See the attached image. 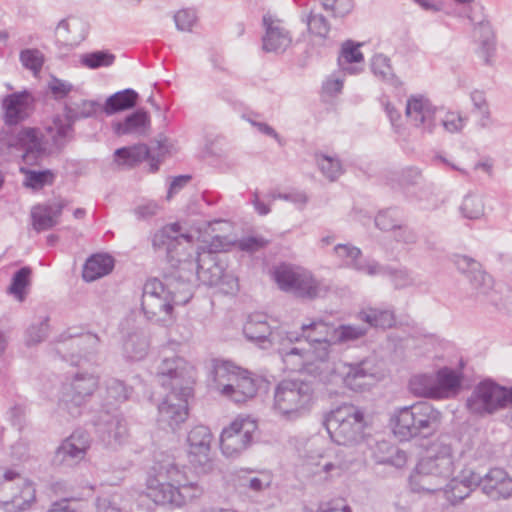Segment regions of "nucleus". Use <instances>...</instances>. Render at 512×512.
<instances>
[{
    "instance_id": "nucleus-1",
    "label": "nucleus",
    "mask_w": 512,
    "mask_h": 512,
    "mask_svg": "<svg viewBox=\"0 0 512 512\" xmlns=\"http://www.w3.org/2000/svg\"><path fill=\"white\" fill-rule=\"evenodd\" d=\"M152 246L157 253H163L173 268L195 271L197 278L205 285L216 286L223 282V267L213 254L204 256L196 253L193 236L181 233V226L173 223L164 226L152 237Z\"/></svg>"
},
{
    "instance_id": "nucleus-2",
    "label": "nucleus",
    "mask_w": 512,
    "mask_h": 512,
    "mask_svg": "<svg viewBox=\"0 0 512 512\" xmlns=\"http://www.w3.org/2000/svg\"><path fill=\"white\" fill-rule=\"evenodd\" d=\"M158 383L168 393L158 405V423L175 430L189 415L188 399L193 395L195 369L185 359L164 358L157 367Z\"/></svg>"
},
{
    "instance_id": "nucleus-3",
    "label": "nucleus",
    "mask_w": 512,
    "mask_h": 512,
    "mask_svg": "<svg viewBox=\"0 0 512 512\" xmlns=\"http://www.w3.org/2000/svg\"><path fill=\"white\" fill-rule=\"evenodd\" d=\"M176 281L175 276L165 277V282L154 278L146 281L143 287L141 306L147 318L152 319L161 313L171 317L174 305L186 304L191 297L189 279Z\"/></svg>"
},
{
    "instance_id": "nucleus-4",
    "label": "nucleus",
    "mask_w": 512,
    "mask_h": 512,
    "mask_svg": "<svg viewBox=\"0 0 512 512\" xmlns=\"http://www.w3.org/2000/svg\"><path fill=\"white\" fill-rule=\"evenodd\" d=\"M441 423V413L428 402H418L395 409L390 417L394 436L401 442L434 435Z\"/></svg>"
},
{
    "instance_id": "nucleus-5",
    "label": "nucleus",
    "mask_w": 512,
    "mask_h": 512,
    "mask_svg": "<svg viewBox=\"0 0 512 512\" xmlns=\"http://www.w3.org/2000/svg\"><path fill=\"white\" fill-rule=\"evenodd\" d=\"M454 473L452 448L446 444H436L423 457L411 476V482L418 490L435 492L442 488L441 483Z\"/></svg>"
},
{
    "instance_id": "nucleus-6",
    "label": "nucleus",
    "mask_w": 512,
    "mask_h": 512,
    "mask_svg": "<svg viewBox=\"0 0 512 512\" xmlns=\"http://www.w3.org/2000/svg\"><path fill=\"white\" fill-rule=\"evenodd\" d=\"M216 388L235 403L252 399L258 391L259 380L247 370L230 361L216 362L213 369Z\"/></svg>"
},
{
    "instance_id": "nucleus-7",
    "label": "nucleus",
    "mask_w": 512,
    "mask_h": 512,
    "mask_svg": "<svg viewBox=\"0 0 512 512\" xmlns=\"http://www.w3.org/2000/svg\"><path fill=\"white\" fill-rule=\"evenodd\" d=\"M512 405V385H500L491 378L476 384L466 399V409L472 415L487 417Z\"/></svg>"
},
{
    "instance_id": "nucleus-8",
    "label": "nucleus",
    "mask_w": 512,
    "mask_h": 512,
    "mask_svg": "<svg viewBox=\"0 0 512 512\" xmlns=\"http://www.w3.org/2000/svg\"><path fill=\"white\" fill-rule=\"evenodd\" d=\"M359 426L363 431L359 437L354 435V445L364 452L367 447L371 450V457L378 464H387L395 468H402L407 463V453L386 440H375L371 435V428L364 420L360 410H354V427Z\"/></svg>"
},
{
    "instance_id": "nucleus-9",
    "label": "nucleus",
    "mask_w": 512,
    "mask_h": 512,
    "mask_svg": "<svg viewBox=\"0 0 512 512\" xmlns=\"http://www.w3.org/2000/svg\"><path fill=\"white\" fill-rule=\"evenodd\" d=\"M313 389L299 380H283L274 391V410L285 419H296L311 403Z\"/></svg>"
},
{
    "instance_id": "nucleus-10",
    "label": "nucleus",
    "mask_w": 512,
    "mask_h": 512,
    "mask_svg": "<svg viewBox=\"0 0 512 512\" xmlns=\"http://www.w3.org/2000/svg\"><path fill=\"white\" fill-rule=\"evenodd\" d=\"M274 280L282 291L304 299H315L326 291L309 271L281 265L274 270Z\"/></svg>"
},
{
    "instance_id": "nucleus-11",
    "label": "nucleus",
    "mask_w": 512,
    "mask_h": 512,
    "mask_svg": "<svg viewBox=\"0 0 512 512\" xmlns=\"http://www.w3.org/2000/svg\"><path fill=\"white\" fill-rule=\"evenodd\" d=\"M305 339L310 345L324 343H342L352 339V326L342 325L334 328L322 320H315L309 324L301 325V332L291 331L286 333L289 344Z\"/></svg>"
},
{
    "instance_id": "nucleus-12",
    "label": "nucleus",
    "mask_w": 512,
    "mask_h": 512,
    "mask_svg": "<svg viewBox=\"0 0 512 512\" xmlns=\"http://www.w3.org/2000/svg\"><path fill=\"white\" fill-rule=\"evenodd\" d=\"M257 423L249 418H237L224 428L220 436V448L227 458H237L253 441Z\"/></svg>"
},
{
    "instance_id": "nucleus-13",
    "label": "nucleus",
    "mask_w": 512,
    "mask_h": 512,
    "mask_svg": "<svg viewBox=\"0 0 512 512\" xmlns=\"http://www.w3.org/2000/svg\"><path fill=\"white\" fill-rule=\"evenodd\" d=\"M212 440L213 435L205 425H196L188 432V460L198 474H208L214 468L211 457Z\"/></svg>"
},
{
    "instance_id": "nucleus-14",
    "label": "nucleus",
    "mask_w": 512,
    "mask_h": 512,
    "mask_svg": "<svg viewBox=\"0 0 512 512\" xmlns=\"http://www.w3.org/2000/svg\"><path fill=\"white\" fill-rule=\"evenodd\" d=\"M98 385L97 379L92 375L77 374L72 382L63 390L59 400V408L72 417L82 413V407L92 396Z\"/></svg>"
},
{
    "instance_id": "nucleus-15",
    "label": "nucleus",
    "mask_w": 512,
    "mask_h": 512,
    "mask_svg": "<svg viewBox=\"0 0 512 512\" xmlns=\"http://www.w3.org/2000/svg\"><path fill=\"white\" fill-rule=\"evenodd\" d=\"M101 108L103 109L96 100H82L80 103L75 104V106L66 104L64 107V118L61 116L54 117L53 127L49 128V131H56L53 135L55 144H63L60 141L73 133V126L76 121L95 116Z\"/></svg>"
},
{
    "instance_id": "nucleus-16",
    "label": "nucleus",
    "mask_w": 512,
    "mask_h": 512,
    "mask_svg": "<svg viewBox=\"0 0 512 512\" xmlns=\"http://www.w3.org/2000/svg\"><path fill=\"white\" fill-rule=\"evenodd\" d=\"M169 460H174V458L165 455L154 462L147 478L146 494L158 505L170 504L175 506L176 484L170 478L161 475L158 469L160 466H166Z\"/></svg>"
},
{
    "instance_id": "nucleus-17",
    "label": "nucleus",
    "mask_w": 512,
    "mask_h": 512,
    "mask_svg": "<svg viewBox=\"0 0 512 512\" xmlns=\"http://www.w3.org/2000/svg\"><path fill=\"white\" fill-rule=\"evenodd\" d=\"M18 477L17 472L7 470L3 475V481L0 483V504L6 512L25 511L36 499L35 488L31 482L26 480H23L22 484L16 487L17 491L10 498L3 495L5 490L12 489L11 482Z\"/></svg>"
},
{
    "instance_id": "nucleus-18",
    "label": "nucleus",
    "mask_w": 512,
    "mask_h": 512,
    "mask_svg": "<svg viewBox=\"0 0 512 512\" xmlns=\"http://www.w3.org/2000/svg\"><path fill=\"white\" fill-rule=\"evenodd\" d=\"M158 469L161 475L170 478L176 484L175 507H182L202 496L204 489L197 482L188 481L185 466H179L175 459L169 460L166 466H160Z\"/></svg>"
},
{
    "instance_id": "nucleus-19",
    "label": "nucleus",
    "mask_w": 512,
    "mask_h": 512,
    "mask_svg": "<svg viewBox=\"0 0 512 512\" xmlns=\"http://www.w3.org/2000/svg\"><path fill=\"white\" fill-rule=\"evenodd\" d=\"M91 442V436L86 430L76 429L56 449L54 461L67 466L78 464L85 459Z\"/></svg>"
},
{
    "instance_id": "nucleus-20",
    "label": "nucleus",
    "mask_w": 512,
    "mask_h": 512,
    "mask_svg": "<svg viewBox=\"0 0 512 512\" xmlns=\"http://www.w3.org/2000/svg\"><path fill=\"white\" fill-rule=\"evenodd\" d=\"M339 70L329 75L322 83L320 96L322 101L330 102L343 90L345 75L352 74V39H347L342 44L338 56Z\"/></svg>"
},
{
    "instance_id": "nucleus-21",
    "label": "nucleus",
    "mask_w": 512,
    "mask_h": 512,
    "mask_svg": "<svg viewBox=\"0 0 512 512\" xmlns=\"http://www.w3.org/2000/svg\"><path fill=\"white\" fill-rule=\"evenodd\" d=\"M243 333L249 341L259 343L263 348H266V344H282L286 340L288 331L272 330L266 316L256 313L248 317L243 326Z\"/></svg>"
},
{
    "instance_id": "nucleus-22",
    "label": "nucleus",
    "mask_w": 512,
    "mask_h": 512,
    "mask_svg": "<svg viewBox=\"0 0 512 512\" xmlns=\"http://www.w3.org/2000/svg\"><path fill=\"white\" fill-rule=\"evenodd\" d=\"M441 112L422 95L411 96L407 100L405 109L406 116L411 123L429 133L433 132L436 127L438 114Z\"/></svg>"
},
{
    "instance_id": "nucleus-23",
    "label": "nucleus",
    "mask_w": 512,
    "mask_h": 512,
    "mask_svg": "<svg viewBox=\"0 0 512 512\" xmlns=\"http://www.w3.org/2000/svg\"><path fill=\"white\" fill-rule=\"evenodd\" d=\"M352 406L337 407L325 419V426L331 439L338 445L352 444Z\"/></svg>"
},
{
    "instance_id": "nucleus-24",
    "label": "nucleus",
    "mask_w": 512,
    "mask_h": 512,
    "mask_svg": "<svg viewBox=\"0 0 512 512\" xmlns=\"http://www.w3.org/2000/svg\"><path fill=\"white\" fill-rule=\"evenodd\" d=\"M67 206L66 200L54 203L37 204L31 209L32 226L36 232L52 229L59 223V217Z\"/></svg>"
},
{
    "instance_id": "nucleus-25",
    "label": "nucleus",
    "mask_w": 512,
    "mask_h": 512,
    "mask_svg": "<svg viewBox=\"0 0 512 512\" xmlns=\"http://www.w3.org/2000/svg\"><path fill=\"white\" fill-rule=\"evenodd\" d=\"M309 373L327 384L336 385L339 388L352 389V364L343 361L333 362L328 368L320 366L310 367Z\"/></svg>"
},
{
    "instance_id": "nucleus-26",
    "label": "nucleus",
    "mask_w": 512,
    "mask_h": 512,
    "mask_svg": "<svg viewBox=\"0 0 512 512\" xmlns=\"http://www.w3.org/2000/svg\"><path fill=\"white\" fill-rule=\"evenodd\" d=\"M481 489L492 499H508L512 496V478L504 469H490L483 475Z\"/></svg>"
},
{
    "instance_id": "nucleus-27",
    "label": "nucleus",
    "mask_w": 512,
    "mask_h": 512,
    "mask_svg": "<svg viewBox=\"0 0 512 512\" xmlns=\"http://www.w3.org/2000/svg\"><path fill=\"white\" fill-rule=\"evenodd\" d=\"M56 44L60 48L70 51L85 40L88 29L87 25L81 20H73L71 23L67 19H62L56 27Z\"/></svg>"
},
{
    "instance_id": "nucleus-28",
    "label": "nucleus",
    "mask_w": 512,
    "mask_h": 512,
    "mask_svg": "<svg viewBox=\"0 0 512 512\" xmlns=\"http://www.w3.org/2000/svg\"><path fill=\"white\" fill-rule=\"evenodd\" d=\"M265 35L262 38L263 50L266 52L284 51L291 43L288 31L281 27L270 14L263 16Z\"/></svg>"
},
{
    "instance_id": "nucleus-29",
    "label": "nucleus",
    "mask_w": 512,
    "mask_h": 512,
    "mask_svg": "<svg viewBox=\"0 0 512 512\" xmlns=\"http://www.w3.org/2000/svg\"><path fill=\"white\" fill-rule=\"evenodd\" d=\"M98 432L103 442L111 447L122 445L128 438L125 419L119 415H106V419L98 424Z\"/></svg>"
},
{
    "instance_id": "nucleus-30",
    "label": "nucleus",
    "mask_w": 512,
    "mask_h": 512,
    "mask_svg": "<svg viewBox=\"0 0 512 512\" xmlns=\"http://www.w3.org/2000/svg\"><path fill=\"white\" fill-rule=\"evenodd\" d=\"M115 162L119 166L134 167L144 160L151 159L150 164L151 171L155 172L158 170V163H154L155 157L152 155L151 150L146 144H136L133 146L121 147L114 152Z\"/></svg>"
},
{
    "instance_id": "nucleus-31",
    "label": "nucleus",
    "mask_w": 512,
    "mask_h": 512,
    "mask_svg": "<svg viewBox=\"0 0 512 512\" xmlns=\"http://www.w3.org/2000/svg\"><path fill=\"white\" fill-rule=\"evenodd\" d=\"M15 145L25 151L24 157L37 159L45 153L43 135L37 128H23L15 137Z\"/></svg>"
},
{
    "instance_id": "nucleus-32",
    "label": "nucleus",
    "mask_w": 512,
    "mask_h": 512,
    "mask_svg": "<svg viewBox=\"0 0 512 512\" xmlns=\"http://www.w3.org/2000/svg\"><path fill=\"white\" fill-rule=\"evenodd\" d=\"M30 97L27 91H22L9 94L3 99L2 105L6 124L15 125L24 119Z\"/></svg>"
},
{
    "instance_id": "nucleus-33",
    "label": "nucleus",
    "mask_w": 512,
    "mask_h": 512,
    "mask_svg": "<svg viewBox=\"0 0 512 512\" xmlns=\"http://www.w3.org/2000/svg\"><path fill=\"white\" fill-rule=\"evenodd\" d=\"M114 268V259L108 254H94L90 256L82 271V277L86 282H93L108 275Z\"/></svg>"
},
{
    "instance_id": "nucleus-34",
    "label": "nucleus",
    "mask_w": 512,
    "mask_h": 512,
    "mask_svg": "<svg viewBox=\"0 0 512 512\" xmlns=\"http://www.w3.org/2000/svg\"><path fill=\"white\" fill-rule=\"evenodd\" d=\"M149 123L150 119L148 113L143 108H139L127 115L123 121L113 122L112 128L116 135L122 136L141 133Z\"/></svg>"
},
{
    "instance_id": "nucleus-35",
    "label": "nucleus",
    "mask_w": 512,
    "mask_h": 512,
    "mask_svg": "<svg viewBox=\"0 0 512 512\" xmlns=\"http://www.w3.org/2000/svg\"><path fill=\"white\" fill-rule=\"evenodd\" d=\"M435 382L439 394L437 399H445L460 390L462 375L451 368L444 367L437 371Z\"/></svg>"
},
{
    "instance_id": "nucleus-36",
    "label": "nucleus",
    "mask_w": 512,
    "mask_h": 512,
    "mask_svg": "<svg viewBox=\"0 0 512 512\" xmlns=\"http://www.w3.org/2000/svg\"><path fill=\"white\" fill-rule=\"evenodd\" d=\"M138 93L133 89H124L109 96L103 106L107 115L129 110L137 104Z\"/></svg>"
},
{
    "instance_id": "nucleus-37",
    "label": "nucleus",
    "mask_w": 512,
    "mask_h": 512,
    "mask_svg": "<svg viewBox=\"0 0 512 512\" xmlns=\"http://www.w3.org/2000/svg\"><path fill=\"white\" fill-rule=\"evenodd\" d=\"M357 318L366 323L368 327L388 329L395 325V314L391 310H381L377 308H367L360 311Z\"/></svg>"
},
{
    "instance_id": "nucleus-38",
    "label": "nucleus",
    "mask_w": 512,
    "mask_h": 512,
    "mask_svg": "<svg viewBox=\"0 0 512 512\" xmlns=\"http://www.w3.org/2000/svg\"><path fill=\"white\" fill-rule=\"evenodd\" d=\"M435 376L430 374H419L413 376L409 381L411 393L418 397L437 399Z\"/></svg>"
},
{
    "instance_id": "nucleus-39",
    "label": "nucleus",
    "mask_w": 512,
    "mask_h": 512,
    "mask_svg": "<svg viewBox=\"0 0 512 512\" xmlns=\"http://www.w3.org/2000/svg\"><path fill=\"white\" fill-rule=\"evenodd\" d=\"M133 388L127 386L123 381L112 378L106 382V403L114 406L129 400L132 396Z\"/></svg>"
},
{
    "instance_id": "nucleus-40",
    "label": "nucleus",
    "mask_w": 512,
    "mask_h": 512,
    "mask_svg": "<svg viewBox=\"0 0 512 512\" xmlns=\"http://www.w3.org/2000/svg\"><path fill=\"white\" fill-rule=\"evenodd\" d=\"M371 69L374 75L379 77L382 81L395 87L401 85V81L393 72L388 57L382 54L375 55L372 59Z\"/></svg>"
},
{
    "instance_id": "nucleus-41",
    "label": "nucleus",
    "mask_w": 512,
    "mask_h": 512,
    "mask_svg": "<svg viewBox=\"0 0 512 512\" xmlns=\"http://www.w3.org/2000/svg\"><path fill=\"white\" fill-rule=\"evenodd\" d=\"M148 347V342L144 336L131 334L123 344L124 355L131 361H139L147 355Z\"/></svg>"
},
{
    "instance_id": "nucleus-42",
    "label": "nucleus",
    "mask_w": 512,
    "mask_h": 512,
    "mask_svg": "<svg viewBox=\"0 0 512 512\" xmlns=\"http://www.w3.org/2000/svg\"><path fill=\"white\" fill-rule=\"evenodd\" d=\"M301 19L306 23L308 31L320 38H326L330 31V24L325 16L310 10L306 14H302Z\"/></svg>"
},
{
    "instance_id": "nucleus-43",
    "label": "nucleus",
    "mask_w": 512,
    "mask_h": 512,
    "mask_svg": "<svg viewBox=\"0 0 512 512\" xmlns=\"http://www.w3.org/2000/svg\"><path fill=\"white\" fill-rule=\"evenodd\" d=\"M21 171L25 174L24 186L33 190H40L46 185H52L55 175L51 170L35 171L22 168Z\"/></svg>"
},
{
    "instance_id": "nucleus-44",
    "label": "nucleus",
    "mask_w": 512,
    "mask_h": 512,
    "mask_svg": "<svg viewBox=\"0 0 512 512\" xmlns=\"http://www.w3.org/2000/svg\"><path fill=\"white\" fill-rule=\"evenodd\" d=\"M383 276L390 278L395 289H404L417 285V279L407 269H394L390 266H384Z\"/></svg>"
},
{
    "instance_id": "nucleus-45",
    "label": "nucleus",
    "mask_w": 512,
    "mask_h": 512,
    "mask_svg": "<svg viewBox=\"0 0 512 512\" xmlns=\"http://www.w3.org/2000/svg\"><path fill=\"white\" fill-rule=\"evenodd\" d=\"M31 273V269L25 266L17 270L12 277L9 292L19 301H23L25 298V289L30 283Z\"/></svg>"
},
{
    "instance_id": "nucleus-46",
    "label": "nucleus",
    "mask_w": 512,
    "mask_h": 512,
    "mask_svg": "<svg viewBox=\"0 0 512 512\" xmlns=\"http://www.w3.org/2000/svg\"><path fill=\"white\" fill-rule=\"evenodd\" d=\"M114 61L115 55L103 50L84 54L81 59L82 64L91 69L111 66Z\"/></svg>"
},
{
    "instance_id": "nucleus-47",
    "label": "nucleus",
    "mask_w": 512,
    "mask_h": 512,
    "mask_svg": "<svg viewBox=\"0 0 512 512\" xmlns=\"http://www.w3.org/2000/svg\"><path fill=\"white\" fill-rule=\"evenodd\" d=\"M460 210L467 219H479L484 215V202L479 196L467 195L462 202Z\"/></svg>"
},
{
    "instance_id": "nucleus-48",
    "label": "nucleus",
    "mask_w": 512,
    "mask_h": 512,
    "mask_svg": "<svg viewBox=\"0 0 512 512\" xmlns=\"http://www.w3.org/2000/svg\"><path fill=\"white\" fill-rule=\"evenodd\" d=\"M285 342L289 343L287 340H284L281 344L283 347L279 348V352L285 364H292L295 366L293 369H296L297 366H302L306 361L310 360L308 351L297 347L286 348L284 347Z\"/></svg>"
},
{
    "instance_id": "nucleus-49",
    "label": "nucleus",
    "mask_w": 512,
    "mask_h": 512,
    "mask_svg": "<svg viewBox=\"0 0 512 512\" xmlns=\"http://www.w3.org/2000/svg\"><path fill=\"white\" fill-rule=\"evenodd\" d=\"M361 254V250L354 246V269L369 276L382 275L384 266L373 259L360 258Z\"/></svg>"
},
{
    "instance_id": "nucleus-50",
    "label": "nucleus",
    "mask_w": 512,
    "mask_h": 512,
    "mask_svg": "<svg viewBox=\"0 0 512 512\" xmlns=\"http://www.w3.org/2000/svg\"><path fill=\"white\" fill-rule=\"evenodd\" d=\"M316 161L321 172L331 181L342 174V167L338 159L326 155H317Z\"/></svg>"
},
{
    "instance_id": "nucleus-51",
    "label": "nucleus",
    "mask_w": 512,
    "mask_h": 512,
    "mask_svg": "<svg viewBox=\"0 0 512 512\" xmlns=\"http://www.w3.org/2000/svg\"><path fill=\"white\" fill-rule=\"evenodd\" d=\"M379 369L374 363V359L366 358L359 364L354 365V381L358 378H369L371 382L365 383V385H371L374 381L378 380Z\"/></svg>"
},
{
    "instance_id": "nucleus-52",
    "label": "nucleus",
    "mask_w": 512,
    "mask_h": 512,
    "mask_svg": "<svg viewBox=\"0 0 512 512\" xmlns=\"http://www.w3.org/2000/svg\"><path fill=\"white\" fill-rule=\"evenodd\" d=\"M20 61L22 65L35 74L42 69L44 59L42 53L37 49H25L20 52Z\"/></svg>"
},
{
    "instance_id": "nucleus-53",
    "label": "nucleus",
    "mask_w": 512,
    "mask_h": 512,
    "mask_svg": "<svg viewBox=\"0 0 512 512\" xmlns=\"http://www.w3.org/2000/svg\"><path fill=\"white\" fill-rule=\"evenodd\" d=\"M49 331L48 318L43 319L38 324H32L26 331V345L33 346L42 342Z\"/></svg>"
},
{
    "instance_id": "nucleus-54",
    "label": "nucleus",
    "mask_w": 512,
    "mask_h": 512,
    "mask_svg": "<svg viewBox=\"0 0 512 512\" xmlns=\"http://www.w3.org/2000/svg\"><path fill=\"white\" fill-rule=\"evenodd\" d=\"M332 343H324L311 345L313 347L312 354L314 355V360L306 363V370L309 372L310 367L320 366L322 368H328L329 363V347Z\"/></svg>"
},
{
    "instance_id": "nucleus-55",
    "label": "nucleus",
    "mask_w": 512,
    "mask_h": 512,
    "mask_svg": "<svg viewBox=\"0 0 512 512\" xmlns=\"http://www.w3.org/2000/svg\"><path fill=\"white\" fill-rule=\"evenodd\" d=\"M472 489L467 485L462 484L458 481V479H451L447 484L445 493L447 498L453 503H457L462 501L466 497H468L471 493Z\"/></svg>"
},
{
    "instance_id": "nucleus-56",
    "label": "nucleus",
    "mask_w": 512,
    "mask_h": 512,
    "mask_svg": "<svg viewBox=\"0 0 512 512\" xmlns=\"http://www.w3.org/2000/svg\"><path fill=\"white\" fill-rule=\"evenodd\" d=\"M243 487H246L254 492H261L269 488L272 483V476L267 472H261L260 476L254 477H241Z\"/></svg>"
},
{
    "instance_id": "nucleus-57",
    "label": "nucleus",
    "mask_w": 512,
    "mask_h": 512,
    "mask_svg": "<svg viewBox=\"0 0 512 512\" xmlns=\"http://www.w3.org/2000/svg\"><path fill=\"white\" fill-rule=\"evenodd\" d=\"M467 277L473 288L481 293H486L492 287V278L482 270L481 264L478 269L471 271Z\"/></svg>"
},
{
    "instance_id": "nucleus-58",
    "label": "nucleus",
    "mask_w": 512,
    "mask_h": 512,
    "mask_svg": "<svg viewBox=\"0 0 512 512\" xmlns=\"http://www.w3.org/2000/svg\"><path fill=\"white\" fill-rule=\"evenodd\" d=\"M95 507V512H128V510L121 505L120 498L117 495L98 497L95 502Z\"/></svg>"
},
{
    "instance_id": "nucleus-59",
    "label": "nucleus",
    "mask_w": 512,
    "mask_h": 512,
    "mask_svg": "<svg viewBox=\"0 0 512 512\" xmlns=\"http://www.w3.org/2000/svg\"><path fill=\"white\" fill-rule=\"evenodd\" d=\"M269 243L270 240L262 236L252 235L242 237L238 241V247L242 251L253 253L265 248Z\"/></svg>"
},
{
    "instance_id": "nucleus-60",
    "label": "nucleus",
    "mask_w": 512,
    "mask_h": 512,
    "mask_svg": "<svg viewBox=\"0 0 512 512\" xmlns=\"http://www.w3.org/2000/svg\"><path fill=\"white\" fill-rule=\"evenodd\" d=\"M441 123L444 129L450 133H456L462 130L465 120L457 113L446 112L444 117L438 114L437 123Z\"/></svg>"
},
{
    "instance_id": "nucleus-61",
    "label": "nucleus",
    "mask_w": 512,
    "mask_h": 512,
    "mask_svg": "<svg viewBox=\"0 0 512 512\" xmlns=\"http://www.w3.org/2000/svg\"><path fill=\"white\" fill-rule=\"evenodd\" d=\"M196 14L193 10L183 9L179 10L174 15L176 27L180 31H190L196 22Z\"/></svg>"
},
{
    "instance_id": "nucleus-62",
    "label": "nucleus",
    "mask_w": 512,
    "mask_h": 512,
    "mask_svg": "<svg viewBox=\"0 0 512 512\" xmlns=\"http://www.w3.org/2000/svg\"><path fill=\"white\" fill-rule=\"evenodd\" d=\"M375 225L383 231H391L398 228V221L393 216V212L391 210H385L378 213V215L374 219Z\"/></svg>"
},
{
    "instance_id": "nucleus-63",
    "label": "nucleus",
    "mask_w": 512,
    "mask_h": 512,
    "mask_svg": "<svg viewBox=\"0 0 512 512\" xmlns=\"http://www.w3.org/2000/svg\"><path fill=\"white\" fill-rule=\"evenodd\" d=\"M48 512H87V508L81 502L62 499L54 502Z\"/></svg>"
},
{
    "instance_id": "nucleus-64",
    "label": "nucleus",
    "mask_w": 512,
    "mask_h": 512,
    "mask_svg": "<svg viewBox=\"0 0 512 512\" xmlns=\"http://www.w3.org/2000/svg\"><path fill=\"white\" fill-rule=\"evenodd\" d=\"M49 89L54 98L58 100L66 97L72 91L73 85L67 81L53 78L49 83Z\"/></svg>"
}]
</instances>
